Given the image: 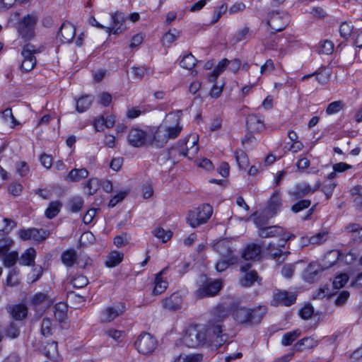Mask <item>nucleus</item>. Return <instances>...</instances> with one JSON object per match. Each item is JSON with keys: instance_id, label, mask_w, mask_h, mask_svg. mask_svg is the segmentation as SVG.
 Masks as SVG:
<instances>
[{"instance_id": "obj_20", "label": "nucleus", "mask_w": 362, "mask_h": 362, "mask_svg": "<svg viewBox=\"0 0 362 362\" xmlns=\"http://www.w3.org/2000/svg\"><path fill=\"white\" fill-rule=\"evenodd\" d=\"M329 267V266H325L323 269H321L319 264L317 262H312L305 269L303 278L308 282H313L315 280V276L322 269H327Z\"/></svg>"}, {"instance_id": "obj_59", "label": "nucleus", "mask_w": 362, "mask_h": 362, "mask_svg": "<svg viewBox=\"0 0 362 362\" xmlns=\"http://www.w3.org/2000/svg\"><path fill=\"white\" fill-rule=\"evenodd\" d=\"M313 308L310 305H305L302 309L299 311V315L301 318L304 320H308L313 314Z\"/></svg>"}, {"instance_id": "obj_62", "label": "nucleus", "mask_w": 362, "mask_h": 362, "mask_svg": "<svg viewBox=\"0 0 362 362\" xmlns=\"http://www.w3.org/2000/svg\"><path fill=\"white\" fill-rule=\"evenodd\" d=\"M127 194V192L126 191H120L110 200L108 206L110 207L115 206L117 203L124 199Z\"/></svg>"}, {"instance_id": "obj_12", "label": "nucleus", "mask_w": 362, "mask_h": 362, "mask_svg": "<svg viewBox=\"0 0 362 362\" xmlns=\"http://www.w3.org/2000/svg\"><path fill=\"white\" fill-rule=\"evenodd\" d=\"M146 140V132L138 127L132 128L127 135L129 144L135 148L143 146Z\"/></svg>"}, {"instance_id": "obj_33", "label": "nucleus", "mask_w": 362, "mask_h": 362, "mask_svg": "<svg viewBox=\"0 0 362 362\" xmlns=\"http://www.w3.org/2000/svg\"><path fill=\"white\" fill-rule=\"evenodd\" d=\"M180 35V32L175 29L169 30L163 37L162 42L164 45L169 46L173 42L178 39Z\"/></svg>"}, {"instance_id": "obj_2", "label": "nucleus", "mask_w": 362, "mask_h": 362, "mask_svg": "<svg viewBox=\"0 0 362 362\" xmlns=\"http://www.w3.org/2000/svg\"><path fill=\"white\" fill-rule=\"evenodd\" d=\"M181 111L168 114L157 127L153 136L152 144L156 147H163L170 139H175L181 132Z\"/></svg>"}, {"instance_id": "obj_18", "label": "nucleus", "mask_w": 362, "mask_h": 362, "mask_svg": "<svg viewBox=\"0 0 362 362\" xmlns=\"http://www.w3.org/2000/svg\"><path fill=\"white\" fill-rule=\"evenodd\" d=\"M247 124L252 132H260L264 128V117L259 115H250L247 118Z\"/></svg>"}, {"instance_id": "obj_31", "label": "nucleus", "mask_w": 362, "mask_h": 362, "mask_svg": "<svg viewBox=\"0 0 362 362\" xmlns=\"http://www.w3.org/2000/svg\"><path fill=\"white\" fill-rule=\"evenodd\" d=\"M68 305L66 303H58L54 305V317L59 322H63L67 317Z\"/></svg>"}, {"instance_id": "obj_54", "label": "nucleus", "mask_w": 362, "mask_h": 362, "mask_svg": "<svg viewBox=\"0 0 362 362\" xmlns=\"http://www.w3.org/2000/svg\"><path fill=\"white\" fill-rule=\"evenodd\" d=\"M13 241L8 238L0 240V255H6L12 246Z\"/></svg>"}, {"instance_id": "obj_5", "label": "nucleus", "mask_w": 362, "mask_h": 362, "mask_svg": "<svg viewBox=\"0 0 362 362\" xmlns=\"http://www.w3.org/2000/svg\"><path fill=\"white\" fill-rule=\"evenodd\" d=\"M212 207L209 204H203L190 211L188 214L187 221L192 228L206 223L211 216Z\"/></svg>"}, {"instance_id": "obj_53", "label": "nucleus", "mask_w": 362, "mask_h": 362, "mask_svg": "<svg viewBox=\"0 0 362 362\" xmlns=\"http://www.w3.org/2000/svg\"><path fill=\"white\" fill-rule=\"evenodd\" d=\"M349 281V276L346 274H340L337 275L333 281V286L335 288H342Z\"/></svg>"}, {"instance_id": "obj_38", "label": "nucleus", "mask_w": 362, "mask_h": 362, "mask_svg": "<svg viewBox=\"0 0 362 362\" xmlns=\"http://www.w3.org/2000/svg\"><path fill=\"white\" fill-rule=\"evenodd\" d=\"M93 102V98L90 95H86L76 100V110L79 112L86 111L90 106Z\"/></svg>"}, {"instance_id": "obj_28", "label": "nucleus", "mask_w": 362, "mask_h": 362, "mask_svg": "<svg viewBox=\"0 0 362 362\" xmlns=\"http://www.w3.org/2000/svg\"><path fill=\"white\" fill-rule=\"evenodd\" d=\"M36 251L33 247H29L21 255L19 264L23 266H32L35 263Z\"/></svg>"}, {"instance_id": "obj_3", "label": "nucleus", "mask_w": 362, "mask_h": 362, "mask_svg": "<svg viewBox=\"0 0 362 362\" xmlns=\"http://www.w3.org/2000/svg\"><path fill=\"white\" fill-rule=\"evenodd\" d=\"M264 213L254 214L250 218L252 220L255 226L258 228V235L263 238L277 237L279 239L286 235H291L289 233L286 232L284 228L278 226H264L267 219Z\"/></svg>"}, {"instance_id": "obj_21", "label": "nucleus", "mask_w": 362, "mask_h": 362, "mask_svg": "<svg viewBox=\"0 0 362 362\" xmlns=\"http://www.w3.org/2000/svg\"><path fill=\"white\" fill-rule=\"evenodd\" d=\"M182 303V297L179 293H173L168 298L163 300V306L168 310H175L180 307Z\"/></svg>"}, {"instance_id": "obj_43", "label": "nucleus", "mask_w": 362, "mask_h": 362, "mask_svg": "<svg viewBox=\"0 0 362 362\" xmlns=\"http://www.w3.org/2000/svg\"><path fill=\"white\" fill-rule=\"evenodd\" d=\"M202 360V355L199 354H194L189 355L181 354L174 362H201Z\"/></svg>"}, {"instance_id": "obj_36", "label": "nucleus", "mask_w": 362, "mask_h": 362, "mask_svg": "<svg viewBox=\"0 0 362 362\" xmlns=\"http://www.w3.org/2000/svg\"><path fill=\"white\" fill-rule=\"evenodd\" d=\"M31 303L36 308L40 306L44 307L45 305H48V296L45 293H37L33 297Z\"/></svg>"}, {"instance_id": "obj_24", "label": "nucleus", "mask_w": 362, "mask_h": 362, "mask_svg": "<svg viewBox=\"0 0 362 362\" xmlns=\"http://www.w3.org/2000/svg\"><path fill=\"white\" fill-rule=\"evenodd\" d=\"M261 253V247L257 244L252 243L245 248L242 256L245 259L252 260L257 259Z\"/></svg>"}, {"instance_id": "obj_26", "label": "nucleus", "mask_w": 362, "mask_h": 362, "mask_svg": "<svg viewBox=\"0 0 362 362\" xmlns=\"http://www.w3.org/2000/svg\"><path fill=\"white\" fill-rule=\"evenodd\" d=\"M320 187V183H317L315 188H312L308 184L302 183L296 186L295 191L291 192L296 198L304 197L307 194H312Z\"/></svg>"}, {"instance_id": "obj_4", "label": "nucleus", "mask_w": 362, "mask_h": 362, "mask_svg": "<svg viewBox=\"0 0 362 362\" xmlns=\"http://www.w3.org/2000/svg\"><path fill=\"white\" fill-rule=\"evenodd\" d=\"M198 288L194 295L198 298L212 297L218 294L223 286L220 279H208L206 276H201L197 282Z\"/></svg>"}, {"instance_id": "obj_41", "label": "nucleus", "mask_w": 362, "mask_h": 362, "mask_svg": "<svg viewBox=\"0 0 362 362\" xmlns=\"http://www.w3.org/2000/svg\"><path fill=\"white\" fill-rule=\"evenodd\" d=\"M153 233L155 235V237L161 240L163 243L168 242L172 238L173 235L172 231H170V230H165L163 228L160 227L155 228L154 230L153 231Z\"/></svg>"}, {"instance_id": "obj_57", "label": "nucleus", "mask_w": 362, "mask_h": 362, "mask_svg": "<svg viewBox=\"0 0 362 362\" xmlns=\"http://www.w3.org/2000/svg\"><path fill=\"white\" fill-rule=\"evenodd\" d=\"M343 107V103L341 101H334V102H332L331 103L327 110H326V112L328 114V115H333V114H336V113H338Z\"/></svg>"}, {"instance_id": "obj_35", "label": "nucleus", "mask_w": 362, "mask_h": 362, "mask_svg": "<svg viewBox=\"0 0 362 362\" xmlns=\"http://www.w3.org/2000/svg\"><path fill=\"white\" fill-rule=\"evenodd\" d=\"M235 262V258L232 255V252H228L227 259H221L216 264V269L218 272H221L225 271L230 264Z\"/></svg>"}, {"instance_id": "obj_40", "label": "nucleus", "mask_w": 362, "mask_h": 362, "mask_svg": "<svg viewBox=\"0 0 362 362\" xmlns=\"http://www.w3.org/2000/svg\"><path fill=\"white\" fill-rule=\"evenodd\" d=\"M62 204L58 202H52L49 204L48 208L45 210V216L47 218L52 219L55 217L59 212Z\"/></svg>"}, {"instance_id": "obj_37", "label": "nucleus", "mask_w": 362, "mask_h": 362, "mask_svg": "<svg viewBox=\"0 0 362 362\" xmlns=\"http://www.w3.org/2000/svg\"><path fill=\"white\" fill-rule=\"evenodd\" d=\"M300 334L301 332L299 329H295L293 331L286 332L282 336L281 344L285 346L291 345L298 337H300Z\"/></svg>"}, {"instance_id": "obj_60", "label": "nucleus", "mask_w": 362, "mask_h": 362, "mask_svg": "<svg viewBox=\"0 0 362 362\" xmlns=\"http://www.w3.org/2000/svg\"><path fill=\"white\" fill-rule=\"evenodd\" d=\"M235 159L238 166L241 168H244L247 163V156L242 151L235 152Z\"/></svg>"}, {"instance_id": "obj_22", "label": "nucleus", "mask_w": 362, "mask_h": 362, "mask_svg": "<svg viewBox=\"0 0 362 362\" xmlns=\"http://www.w3.org/2000/svg\"><path fill=\"white\" fill-rule=\"evenodd\" d=\"M116 122V117L114 115H103L95 120V127L98 131L103 130V127L112 128Z\"/></svg>"}, {"instance_id": "obj_52", "label": "nucleus", "mask_w": 362, "mask_h": 362, "mask_svg": "<svg viewBox=\"0 0 362 362\" xmlns=\"http://www.w3.org/2000/svg\"><path fill=\"white\" fill-rule=\"evenodd\" d=\"M298 264H299V263L285 264L282 267V269L281 271V274L283 276V277H284L286 279L291 278L293 276V274L296 270V266Z\"/></svg>"}, {"instance_id": "obj_1", "label": "nucleus", "mask_w": 362, "mask_h": 362, "mask_svg": "<svg viewBox=\"0 0 362 362\" xmlns=\"http://www.w3.org/2000/svg\"><path fill=\"white\" fill-rule=\"evenodd\" d=\"M221 325L210 320L207 326H189L185 331L182 341L185 346L192 348L204 344L217 347L225 341L221 335Z\"/></svg>"}, {"instance_id": "obj_27", "label": "nucleus", "mask_w": 362, "mask_h": 362, "mask_svg": "<svg viewBox=\"0 0 362 362\" xmlns=\"http://www.w3.org/2000/svg\"><path fill=\"white\" fill-rule=\"evenodd\" d=\"M123 257V252L117 250H113L107 256L105 264L109 268L115 267L122 261Z\"/></svg>"}, {"instance_id": "obj_19", "label": "nucleus", "mask_w": 362, "mask_h": 362, "mask_svg": "<svg viewBox=\"0 0 362 362\" xmlns=\"http://www.w3.org/2000/svg\"><path fill=\"white\" fill-rule=\"evenodd\" d=\"M281 206V199L280 194L278 191H276L272 196L267 206V216L272 217L279 212Z\"/></svg>"}, {"instance_id": "obj_30", "label": "nucleus", "mask_w": 362, "mask_h": 362, "mask_svg": "<svg viewBox=\"0 0 362 362\" xmlns=\"http://www.w3.org/2000/svg\"><path fill=\"white\" fill-rule=\"evenodd\" d=\"M311 76H315L316 81H317L320 83L323 84L329 81L330 77V73L328 70L325 69H318L312 74L304 75L301 78V80L305 81Z\"/></svg>"}, {"instance_id": "obj_16", "label": "nucleus", "mask_w": 362, "mask_h": 362, "mask_svg": "<svg viewBox=\"0 0 362 362\" xmlns=\"http://www.w3.org/2000/svg\"><path fill=\"white\" fill-rule=\"evenodd\" d=\"M198 140L199 136L197 134L189 135L185 141V150H181L180 154L189 159L194 158L199 151Z\"/></svg>"}, {"instance_id": "obj_29", "label": "nucleus", "mask_w": 362, "mask_h": 362, "mask_svg": "<svg viewBox=\"0 0 362 362\" xmlns=\"http://www.w3.org/2000/svg\"><path fill=\"white\" fill-rule=\"evenodd\" d=\"M165 269L158 273L155 278V286L153 291L154 295H158L163 293L168 288V282L162 277L165 273Z\"/></svg>"}, {"instance_id": "obj_45", "label": "nucleus", "mask_w": 362, "mask_h": 362, "mask_svg": "<svg viewBox=\"0 0 362 362\" xmlns=\"http://www.w3.org/2000/svg\"><path fill=\"white\" fill-rule=\"evenodd\" d=\"M57 341H52L51 343H49L45 347V354L47 356V358L49 359L55 360L57 359Z\"/></svg>"}, {"instance_id": "obj_50", "label": "nucleus", "mask_w": 362, "mask_h": 362, "mask_svg": "<svg viewBox=\"0 0 362 362\" xmlns=\"http://www.w3.org/2000/svg\"><path fill=\"white\" fill-rule=\"evenodd\" d=\"M132 73L135 78L141 79L145 74L151 73V69L146 66L132 67Z\"/></svg>"}, {"instance_id": "obj_9", "label": "nucleus", "mask_w": 362, "mask_h": 362, "mask_svg": "<svg viewBox=\"0 0 362 362\" xmlns=\"http://www.w3.org/2000/svg\"><path fill=\"white\" fill-rule=\"evenodd\" d=\"M288 22L289 16L285 11H272L268 15L267 24L274 31L282 30L288 25Z\"/></svg>"}, {"instance_id": "obj_11", "label": "nucleus", "mask_w": 362, "mask_h": 362, "mask_svg": "<svg viewBox=\"0 0 362 362\" xmlns=\"http://www.w3.org/2000/svg\"><path fill=\"white\" fill-rule=\"evenodd\" d=\"M293 235H286L279 239L277 242L272 240L267 246L266 250L269 255L273 259H276L284 255L283 248L285 247L286 243L292 238Z\"/></svg>"}, {"instance_id": "obj_56", "label": "nucleus", "mask_w": 362, "mask_h": 362, "mask_svg": "<svg viewBox=\"0 0 362 362\" xmlns=\"http://www.w3.org/2000/svg\"><path fill=\"white\" fill-rule=\"evenodd\" d=\"M95 241V236L90 231L84 232L79 240L81 245H87Z\"/></svg>"}, {"instance_id": "obj_51", "label": "nucleus", "mask_w": 362, "mask_h": 362, "mask_svg": "<svg viewBox=\"0 0 362 362\" xmlns=\"http://www.w3.org/2000/svg\"><path fill=\"white\" fill-rule=\"evenodd\" d=\"M334 50V44L329 40H325L320 44L319 53L330 54Z\"/></svg>"}, {"instance_id": "obj_17", "label": "nucleus", "mask_w": 362, "mask_h": 362, "mask_svg": "<svg viewBox=\"0 0 362 362\" xmlns=\"http://www.w3.org/2000/svg\"><path fill=\"white\" fill-rule=\"evenodd\" d=\"M6 310L12 318L16 320H22L28 315V308L24 304L9 305L6 307Z\"/></svg>"}, {"instance_id": "obj_7", "label": "nucleus", "mask_w": 362, "mask_h": 362, "mask_svg": "<svg viewBox=\"0 0 362 362\" xmlns=\"http://www.w3.org/2000/svg\"><path fill=\"white\" fill-rule=\"evenodd\" d=\"M41 52V50L30 44L28 43L23 47L21 55L23 61L21 64V69L23 71L28 72L34 69L37 63L35 54Z\"/></svg>"}, {"instance_id": "obj_39", "label": "nucleus", "mask_w": 362, "mask_h": 362, "mask_svg": "<svg viewBox=\"0 0 362 362\" xmlns=\"http://www.w3.org/2000/svg\"><path fill=\"white\" fill-rule=\"evenodd\" d=\"M2 256L4 265L8 268L13 267L16 263L17 260L19 259L18 253L16 251L7 252Z\"/></svg>"}, {"instance_id": "obj_15", "label": "nucleus", "mask_w": 362, "mask_h": 362, "mask_svg": "<svg viewBox=\"0 0 362 362\" xmlns=\"http://www.w3.org/2000/svg\"><path fill=\"white\" fill-rule=\"evenodd\" d=\"M296 298V295L294 293L281 291L274 294L272 304L276 306L279 305L289 306L295 302Z\"/></svg>"}, {"instance_id": "obj_32", "label": "nucleus", "mask_w": 362, "mask_h": 362, "mask_svg": "<svg viewBox=\"0 0 362 362\" xmlns=\"http://www.w3.org/2000/svg\"><path fill=\"white\" fill-rule=\"evenodd\" d=\"M266 313L267 308L265 306L260 305L253 309H250V323H258Z\"/></svg>"}, {"instance_id": "obj_8", "label": "nucleus", "mask_w": 362, "mask_h": 362, "mask_svg": "<svg viewBox=\"0 0 362 362\" xmlns=\"http://www.w3.org/2000/svg\"><path fill=\"white\" fill-rule=\"evenodd\" d=\"M157 346L156 339L149 333L141 334L135 341V347L139 353L147 355L151 354Z\"/></svg>"}, {"instance_id": "obj_58", "label": "nucleus", "mask_w": 362, "mask_h": 362, "mask_svg": "<svg viewBox=\"0 0 362 362\" xmlns=\"http://www.w3.org/2000/svg\"><path fill=\"white\" fill-rule=\"evenodd\" d=\"M339 33L342 37L347 38L352 33V25L348 23H343L339 27Z\"/></svg>"}, {"instance_id": "obj_34", "label": "nucleus", "mask_w": 362, "mask_h": 362, "mask_svg": "<svg viewBox=\"0 0 362 362\" xmlns=\"http://www.w3.org/2000/svg\"><path fill=\"white\" fill-rule=\"evenodd\" d=\"M88 172L86 168H74L69 171V181L78 182L87 177Z\"/></svg>"}, {"instance_id": "obj_46", "label": "nucleus", "mask_w": 362, "mask_h": 362, "mask_svg": "<svg viewBox=\"0 0 362 362\" xmlns=\"http://www.w3.org/2000/svg\"><path fill=\"white\" fill-rule=\"evenodd\" d=\"M52 322L49 318H44L41 325V334L45 337H49L52 334Z\"/></svg>"}, {"instance_id": "obj_61", "label": "nucleus", "mask_w": 362, "mask_h": 362, "mask_svg": "<svg viewBox=\"0 0 362 362\" xmlns=\"http://www.w3.org/2000/svg\"><path fill=\"white\" fill-rule=\"evenodd\" d=\"M228 60L227 59H222L216 66L212 72V76L216 78L228 66Z\"/></svg>"}, {"instance_id": "obj_47", "label": "nucleus", "mask_w": 362, "mask_h": 362, "mask_svg": "<svg viewBox=\"0 0 362 362\" xmlns=\"http://www.w3.org/2000/svg\"><path fill=\"white\" fill-rule=\"evenodd\" d=\"M196 59L191 54H186L185 55L182 60L180 62V64L182 67L186 69H192L195 65Z\"/></svg>"}, {"instance_id": "obj_63", "label": "nucleus", "mask_w": 362, "mask_h": 362, "mask_svg": "<svg viewBox=\"0 0 362 362\" xmlns=\"http://www.w3.org/2000/svg\"><path fill=\"white\" fill-rule=\"evenodd\" d=\"M310 205V201L308 199H305L298 202L296 204L292 206V211L295 213H298L301 210L308 208Z\"/></svg>"}, {"instance_id": "obj_25", "label": "nucleus", "mask_w": 362, "mask_h": 362, "mask_svg": "<svg viewBox=\"0 0 362 362\" xmlns=\"http://www.w3.org/2000/svg\"><path fill=\"white\" fill-rule=\"evenodd\" d=\"M317 345V340L315 337H305L299 340L294 346L293 349L296 351H303L312 349Z\"/></svg>"}, {"instance_id": "obj_14", "label": "nucleus", "mask_w": 362, "mask_h": 362, "mask_svg": "<svg viewBox=\"0 0 362 362\" xmlns=\"http://www.w3.org/2000/svg\"><path fill=\"white\" fill-rule=\"evenodd\" d=\"M125 30L124 17L122 13H115L112 14V23L110 26H106L105 33L110 35L121 33Z\"/></svg>"}, {"instance_id": "obj_23", "label": "nucleus", "mask_w": 362, "mask_h": 362, "mask_svg": "<svg viewBox=\"0 0 362 362\" xmlns=\"http://www.w3.org/2000/svg\"><path fill=\"white\" fill-rule=\"evenodd\" d=\"M250 308L237 306L233 310L234 320L239 323L250 322Z\"/></svg>"}, {"instance_id": "obj_6", "label": "nucleus", "mask_w": 362, "mask_h": 362, "mask_svg": "<svg viewBox=\"0 0 362 362\" xmlns=\"http://www.w3.org/2000/svg\"><path fill=\"white\" fill-rule=\"evenodd\" d=\"M37 16L35 14H27L17 23V30L19 35L25 40H30L35 36V25Z\"/></svg>"}, {"instance_id": "obj_49", "label": "nucleus", "mask_w": 362, "mask_h": 362, "mask_svg": "<svg viewBox=\"0 0 362 362\" xmlns=\"http://www.w3.org/2000/svg\"><path fill=\"white\" fill-rule=\"evenodd\" d=\"M99 180L97 178H90L85 187L86 193L93 194L99 188Z\"/></svg>"}, {"instance_id": "obj_64", "label": "nucleus", "mask_w": 362, "mask_h": 362, "mask_svg": "<svg viewBox=\"0 0 362 362\" xmlns=\"http://www.w3.org/2000/svg\"><path fill=\"white\" fill-rule=\"evenodd\" d=\"M349 297V293L346 291H341L335 300V305L337 306L344 305Z\"/></svg>"}, {"instance_id": "obj_55", "label": "nucleus", "mask_w": 362, "mask_h": 362, "mask_svg": "<svg viewBox=\"0 0 362 362\" xmlns=\"http://www.w3.org/2000/svg\"><path fill=\"white\" fill-rule=\"evenodd\" d=\"M16 173L21 177H25L28 175L30 168L28 165L25 161L18 162L16 165Z\"/></svg>"}, {"instance_id": "obj_48", "label": "nucleus", "mask_w": 362, "mask_h": 362, "mask_svg": "<svg viewBox=\"0 0 362 362\" xmlns=\"http://www.w3.org/2000/svg\"><path fill=\"white\" fill-rule=\"evenodd\" d=\"M327 239V232L323 230L310 237V242H311V245H320L326 241Z\"/></svg>"}, {"instance_id": "obj_42", "label": "nucleus", "mask_w": 362, "mask_h": 362, "mask_svg": "<svg viewBox=\"0 0 362 362\" xmlns=\"http://www.w3.org/2000/svg\"><path fill=\"white\" fill-rule=\"evenodd\" d=\"M258 280V276L255 271H250L245 274V275L240 279V284L243 286L247 287L253 284V283Z\"/></svg>"}, {"instance_id": "obj_44", "label": "nucleus", "mask_w": 362, "mask_h": 362, "mask_svg": "<svg viewBox=\"0 0 362 362\" xmlns=\"http://www.w3.org/2000/svg\"><path fill=\"white\" fill-rule=\"evenodd\" d=\"M83 205V199L81 197L75 196L69 201V210L71 212L76 213L79 211Z\"/></svg>"}, {"instance_id": "obj_13", "label": "nucleus", "mask_w": 362, "mask_h": 362, "mask_svg": "<svg viewBox=\"0 0 362 362\" xmlns=\"http://www.w3.org/2000/svg\"><path fill=\"white\" fill-rule=\"evenodd\" d=\"M125 307L123 304H117L108 306L101 310L100 320L103 322H109L121 315L124 312Z\"/></svg>"}, {"instance_id": "obj_10", "label": "nucleus", "mask_w": 362, "mask_h": 362, "mask_svg": "<svg viewBox=\"0 0 362 362\" xmlns=\"http://www.w3.org/2000/svg\"><path fill=\"white\" fill-rule=\"evenodd\" d=\"M49 235V231L42 228H32L23 229L19 231V236L23 240L41 242L48 238Z\"/></svg>"}]
</instances>
